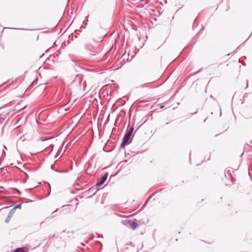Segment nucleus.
I'll return each mask as SVG.
<instances>
[{"instance_id": "1", "label": "nucleus", "mask_w": 252, "mask_h": 252, "mask_svg": "<svg viewBox=\"0 0 252 252\" xmlns=\"http://www.w3.org/2000/svg\"><path fill=\"white\" fill-rule=\"evenodd\" d=\"M133 130L134 128L131 127L129 130L126 132L123 138L122 143L121 144V148H124L127 144Z\"/></svg>"}, {"instance_id": "2", "label": "nucleus", "mask_w": 252, "mask_h": 252, "mask_svg": "<svg viewBox=\"0 0 252 252\" xmlns=\"http://www.w3.org/2000/svg\"><path fill=\"white\" fill-rule=\"evenodd\" d=\"M122 223L132 230H135L138 226L137 222H133L129 220H122Z\"/></svg>"}, {"instance_id": "3", "label": "nucleus", "mask_w": 252, "mask_h": 252, "mask_svg": "<svg viewBox=\"0 0 252 252\" xmlns=\"http://www.w3.org/2000/svg\"><path fill=\"white\" fill-rule=\"evenodd\" d=\"M85 48L89 52L91 53H96L97 51V48L96 47L92 45L90 43H86L85 45Z\"/></svg>"}, {"instance_id": "4", "label": "nucleus", "mask_w": 252, "mask_h": 252, "mask_svg": "<svg viewBox=\"0 0 252 252\" xmlns=\"http://www.w3.org/2000/svg\"><path fill=\"white\" fill-rule=\"evenodd\" d=\"M108 176V173L107 172L105 173L103 176H102L99 181L96 184L95 186L96 188L99 187L101 185H102L107 180Z\"/></svg>"}, {"instance_id": "5", "label": "nucleus", "mask_w": 252, "mask_h": 252, "mask_svg": "<svg viewBox=\"0 0 252 252\" xmlns=\"http://www.w3.org/2000/svg\"><path fill=\"white\" fill-rule=\"evenodd\" d=\"M14 252H26L24 248H18L14 250Z\"/></svg>"}, {"instance_id": "6", "label": "nucleus", "mask_w": 252, "mask_h": 252, "mask_svg": "<svg viewBox=\"0 0 252 252\" xmlns=\"http://www.w3.org/2000/svg\"><path fill=\"white\" fill-rule=\"evenodd\" d=\"M15 212V209H12L11 210V211L9 212L8 214V217H9V218H11Z\"/></svg>"}, {"instance_id": "7", "label": "nucleus", "mask_w": 252, "mask_h": 252, "mask_svg": "<svg viewBox=\"0 0 252 252\" xmlns=\"http://www.w3.org/2000/svg\"><path fill=\"white\" fill-rule=\"evenodd\" d=\"M52 138V137L46 138V137H40L39 138V140H40L41 141H45L47 140L51 139Z\"/></svg>"}, {"instance_id": "8", "label": "nucleus", "mask_w": 252, "mask_h": 252, "mask_svg": "<svg viewBox=\"0 0 252 252\" xmlns=\"http://www.w3.org/2000/svg\"><path fill=\"white\" fill-rule=\"evenodd\" d=\"M11 218L7 216L6 219L5 220V222L6 223H8L10 220Z\"/></svg>"}, {"instance_id": "9", "label": "nucleus", "mask_w": 252, "mask_h": 252, "mask_svg": "<svg viewBox=\"0 0 252 252\" xmlns=\"http://www.w3.org/2000/svg\"><path fill=\"white\" fill-rule=\"evenodd\" d=\"M21 208V204H18L13 209H15V210L16 209H17V208L20 209Z\"/></svg>"}, {"instance_id": "10", "label": "nucleus", "mask_w": 252, "mask_h": 252, "mask_svg": "<svg viewBox=\"0 0 252 252\" xmlns=\"http://www.w3.org/2000/svg\"><path fill=\"white\" fill-rule=\"evenodd\" d=\"M58 209H56L55 211H54L53 213H52V214H53L54 213L57 212L58 211Z\"/></svg>"}, {"instance_id": "11", "label": "nucleus", "mask_w": 252, "mask_h": 252, "mask_svg": "<svg viewBox=\"0 0 252 252\" xmlns=\"http://www.w3.org/2000/svg\"><path fill=\"white\" fill-rule=\"evenodd\" d=\"M51 169H52L54 170V167H53V165H52V166H51Z\"/></svg>"}]
</instances>
